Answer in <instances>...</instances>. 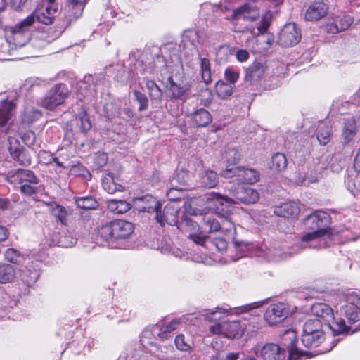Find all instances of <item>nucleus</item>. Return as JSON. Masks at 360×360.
Listing matches in <instances>:
<instances>
[{
  "instance_id": "1",
  "label": "nucleus",
  "mask_w": 360,
  "mask_h": 360,
  "mask_svg": "<svg viewBox=\"0 0 360 360\" xmlns=\"http://www.w3.org/2000/svg\"><path fill=\"white\" fill-rule=\"evenodd\" d=\"M329 219L330 216L326 212L320 210L307 216V223L314 224L311 228L317 230L304 234L301 241L295 244L290 251H283L276 248L266 250L265 252L266 259L269 261L278 262L307 248L318 250L329 246L332 243L333 237L331 233L327 229Z\"/></svg>"
},
{
  "instance_id": "2",
  "label": "nucleus",
  "mask_w": 360,
  "mask_h": 360,
  "mask_svg": "<svg viewBox=\"0 0 360 360\" xmlns=\"http://www.w3.org/2000/svg\"><path fill=\"white\" fill-rule=\"evenodd\" d=\"M334 307L336 319L330 326L334 335L348 332L350 325L360 320V295L354 292L341 294Z\"/></svg>"
},
{
  "instance_id": "3",
  "label": "nucleus",
  "mask_w": 360,
  "mask_h": 360,
  "mask_svg": "<svg viewBox=\"0 0 360 360\" xmlns=\"http://www.w3.org/2000/svg\"><path fill=\"white\" fill-rule=\"evenodd\" d=\"M208 207L220 215V229L231 240H234L236 233V226L232 219L227 215L231 211L232 205L236 201L232 198L221 195L212 192L206 195Z\"/></svg>"
},
{
  "instance_id": "4",
  "label": "nucleus",
  "mask_w": 360,
  "mask_h": 360,
  "mask_svg": "<svg viewBox=\"0 0 360 360\" xmlns=\"http://www.w3.org/2000/svg\"><path fill=\"white\" fill-rule=\"evenodd\" d=\"M245 326L239 321L217 323L210 326L209 331L212 335H223L225 337L233 339L240 337L245 330Z\"/></svg>"
},
{
  "instance_id": "5",
  "label": "nucleus",
  "mask_w": 360,
  "mask_h": 360,
  "mask_svg": "<svg viewBox=\"0 0 360 360\" xmlns=\"http://www.w3.org/2000/svg\"><path fill=\"white\" fill-rule=\"evenodd\" d=\"M68 89L65 84H60L51 88L41 100V105L47 110H53L63 103L68 96Z\"/></svg>"
},
{
  "instance_id": "6",
  "label": "nucleus",
  "mask_w": 360,
  "mask_h": 360,
  "mask_svg": "<svg viewBox=\"0 0 360 360\" xmlns=\"http://www.w3.org/2000/svg\"><path fill=\"white\" fill-rule=\"evenodd\" d=\"M225 178L236 177V180L243 184H252L258 181L259 174L257 171L249 168H240L237 167H227L221 173Z\"/></svg>"
},
{
  "instance_id": "7",
  "label": "nucleus",
  "mask_w": 360,
  "mask_h": 360,
  "mask_svg": "<svg viewBox=\"0 0 360 360\" xmlns=\"http://www.w3.org/2000/svg\"><path fill=\"white\" fill-rule=\"evenodd\" d=\"M290 314L287 304L278 302L270 304L266 309L264 319L269 326H275L283 322Z\"/></svg>"
},
{
  "instance_id": "8",
  "label": "nucleus",
  "mask_w": 360,
  "mask_h": 360,
  "mask_svg": "<svg viewBox=\"0 0 360 360\" xmlns=\"http://www.w3.org/2000/svg\"><path fill=\"white\" fill-rule=\"evenodd\" d=\"M177 228L182 232L188 234V237L198 245H203L206 236L200 231L198 224L188 216H184L179 221Z\"/></svg>"
},
{
  "instance_id": "9",
  "label": "nucleus",
  "mask_w": 360,
  "mask_h": 360,
  "mask_svg": "<svg viewBox=\"0 0 360 360\" xmlns=\"http://www.w3.org/2000/svg\"><path fill=\"white\" fill-rule=\"evenodd\" d=\"M86 0H69L68 5V14L63 12V22L58 26V34L66 29L72 20H76L82 14Z\"/></svg>"
},
{
  "instance_id": "10",
  "label": "nucleus",
  "mask_w": 360,
  "mask_h": 360,
  "mask_svg": "<svg viewBox=\"0 0 360 360\" xmlns=\"http://www.w3.org/2000/svg\"><path fill=\"white\" fill-rule=\"evenodd\" d=\"M39 276L38 270L28 262L26 266L20 267L17 272L15 271V279L19 285L22 283L24 293H26L28 288L37 282Z\"/></svg>"
},
{
  "instance_id": "11",
  "label": "nucleus",
  "mask_w": 360,
  "mask_h": 360,
  "mask_svg": "<svg viewBox=\"0 0 360 360\" xmlns=\"http://www.w3.org/2000/svg\"><path fill=\"white\" fill-rule=\"evenodd\" d=\"M32 13L39 22L49 25L52 24L58 15V5H39Z\"/></svg>"
},
{
  "instance_id": "12",
  "label": "nucleus",
  "mask_w": 360,
  "mask_h": 360,
  "mask_svg": "<svg viewBox=\"0 0 360 360\" xmlns=\"http://www.w3.org/2000/svg\"><path fill=\"white\" fill-rule=\"evenodd\" d=\"M311 313L314 316L330 330L331 324H333V320L336 319L333 309L325 303H315L311 306Z\"/></svg>"
},
{
  "instance_id": "13",
  "label": "nucleus",
  "mask_w": 360,
  "mask_h": 360,
  "mask_svg": "<svg viewBox=\"0 0 360 360\" xmlns=\"http://www.w3.org/2000/svg\"><path fill=\"white\" fill-rule=\"evenodd\" d=\"M260 16L259 8L250 3L245 4L233 11L231 20L237 21L241 18L248 21H256Z\"/></svg>"
},
{
  "instance_id": "14",
  "label": "nucleus",
  "mask_w": 360,
  "mask_h": 360,
  "mask_svg": "<svg viewBox=\"0 0 360 360\" xmlns=\"http://www.w3.org/2000/svg\"><path fill=\"white\" fill-rule=\"evenodd\" d=\"M301 39L300 30L293 22L286 24L279 35L281 44L285 46H292Z\"/></svg>"
},
{
  "instance_id": "15",
  "label": "nucleus",
  "mask_w": 360,
  "mask_h": 360,
  "mask_svg": "<svg viewBox=\"0 0 360 360\" xmlns=\"http://www.w3.org/2000/svg\"><path fill=\"white\" fill-rule=\"evenodd\" d=\"M166 87L171 93V98L175 100L186 101L191 94V85L188 83H176L172 75L166 82Z\"/></svg>"
},
{
  "instance_id": "16",
  "label": "nucleus",
  "mask_w": 360,
  "mask_h": 360,
  "mask_svg": "<svg viewBox=\"0 0 360 360\" xmlns=\"http://www.w3.org/2000/svg\"><path fill=\"white\" fill-rule=\"evenodd\" d=\"M178 214V208L174 205L168 204L165 207L163 211L158 210L155 214V219L162 226L165 224L178 226L179 223L177 219Z\"/></svg>"
},
{
  "instance_id": "17",
  "label": "nucleus",
  "mask_w": 360,
  "mask_h": 360,
  "mask_svg": "<svg viewBox=\"0 0 360 360\" xmlns=\"http://www.w3.org/2000/svg\"><path fill=\"white\" fill-rule=\"evenodd\" d=\"M255 354L263 360H284L285 358V349L274 343L264 345L260 349L256 351Z\"/></svg>"
},
{
  "instance_id": "18",
  "label": "nucleus",
  "mask_w": 360,
  "mask_h": 360,
  "mask_svg": "<svg viewBox=\"0 0 360 360\" xmlns=\"http://www.w3.org/2000/svg\"><path fill=\"white\" fill-rule=\"evenodd\" d=\"M281 339L282 344L288 350L290 359H296L304 354L303 352L300 351L296 346L297 340L295 330L292 329L285 330Z\"/></svg>"
},
{
  "instance_id": "19",
  "label": "nucleus",
  "mask_w": 360,
  "mask_h": 360,
  "mask_svg": "<svg viewBox=\"0 0 360 360\" xmlns=\"http://www.w3.org/2000/svg\"><path fill=\"white\" fill-rule=\"evenodd\" d=\"M134 203L139 211L155 214L161 206L160 202L151 195L136 198L134 199Z\"/></svg>"
},
{
  "instance_id": "20",
  "label": "nucleus",
  "mask_w": 360,
  "mask_h": 360,
  "mask_svg": "<svg viewBox=\"0 0 360 360\" xmlns=\"http://www.w3.org/2000/svg\"><path fill=\"white\" fill-rule=\"evenodd\" d=\"M232 193L236 200L245 204L255 203L259 199L257 191L248 186H238Z\"/></svg>"
},
{
  "instance_id": "21",
  "label": "nucleus",
  "mask_w": 360,
  "mask_h": 360,
  "mask_svg": "<svg viewBox=\"0 0 360 360\" xmlns=\"http://www.w3.org/2000/svg\"><path fill=\"white\" fill-rule=\"evenodd\" d=\"M328 6L321 1L312 3L305 12V20L308 21H317L326 15Z\"/></svg>"
},
{
  "instance_id": "22",
  "label": "nucleus",
  "mask_w": 360,
  "mask_h": 360,
  "mask_svg": "<svg viewBox=\"0 0 360 360\" xmlns=\"http://www.w3.org/2000/svg\"><path fill=\"white\" fill-rule=\"evenodd\" d=\"M267 68L265 63L256 61L246 70L245 79L251 84L260 81L266 74Z\"/></svg>"
},
{
  "instance_id": "23",
  "label": "nucleus",
  "mask_w": 360,
  "mask_h": 360,
  "mask_svg": "<svg viewBox=\"0 0 360 360\" xmlns=\"http://www.w3.org/2000/svg\"><path fill=\"white\" fill-rule=\"evenodd\" d=\"M300 207L297 202L294 201L285 202L276 206L274 213L278 217L289 218L296 217L300 213Z\"/></svg>"
},
{
  "instance_id": "24",
  "label": "nucleus",
  "mask_w": 360,
  "mask_h": 360,
  "mask_svg": "<svg viewBox=\"0 0 360 360\" xmlns=\"http://www.w3.org/2000/svg\"><path fill=\"white\" fill-rule=\"evenodd\" d=\"M152 334L154 335L156 334L160 340H164L169 338L170 333L167 331L163 324L154 327L152 332L148 330H144L141 335L140 342L146 349L152 345V342L150 340Z\"/></svg>"
},
{
  "instance_id": "25",
  "label": "nucleus",
  "mask_w": 360,
  "mask_h": 360,
  "mask_svg": "<svg viewBox=\"0 0 360 360\" xmlns=\"http://www.w3.org/2000/svg\"><path fill=\"white\" fill-rule=\"evenodd\" d=\"M114 238L115 240L128 238L134 231V226L131 222L124 220H115Z\"/></svg>"
},
{
  "instance_id": "26",
  "label": "nucleus",
  "mask_w": 360,
  "mask_h": 360,
  "mask_svg": "<svg viewBox=\"0 0 360 360\" xmlns=\"http://www.w3.org/2000/svg\"><path fill=\"white\" fill-rule=\"evenodd\" d=\"M231 308L217 307L213 309H206L203 311L202 316L205 320L214 322L213 324L217 323H223L224 318L229 314Z\"/></svg>"
},
{
  "instance_id": "27",
  "label": "nucleus",
  "mask_w": 360,
  "mask_h": 360,
  "mask_svg": "<svg viewBox=\"0 0 360 360\" xmlns=\"http://www.w3.org/2000/svg\"><path fill=\"white\" fill-rule=\"evenodd\" d=\"M35 21L34 15L32 13L26 18L15 24V25L11 28L14 40H16L22 34L28 32Z\"/></svg>"
},
{
  "instance_id": "28",
  "label": "nucleus",
  "mask_w": 360,
  "mask_h": 360,
  "mask_svg": "<svg viewBox=\"0 0 360 360\" xmlns=\"http://www.w3.org/2000/svg\"><path fill=\"white\" fill-rule=\"evenodd\" d=\"M98 236L101 238L102 242H105L109 246L115 248L116 246L112 244L115 241L113 221L101 225L98 229Z\"/></svg>"
},
{
  "instance_id": "29",
  "label": "nucleus",
  "mask_w": 360,
  "mask_h": 360,
  "mask_svg": "<svg viewBox=\"0 0 360 360\" xmlns=\"http://www.w3.org/2000/svg\"><path fill=\"white\" fill-rule=\"evenodd\" d=\"M352 23V19L349 15H343L342 18L335 19L331 23L327 25V32L331 34H336L338 32L347 30Z\"/></svg>"
},
{
  "instance_id": "30",
  "label": "nucleus",
  "mask_w": 360,
  "mask_h": 360,
  "mask_svg": "<svg viewBox=\"0 0 360 360\" xmlns=\"http://www.w3.org/2000/svg\"><path fill=\"white\" fill-rule=\"evenodd\" d=\"M191 119L193 122L198 127H205L212 121L211 114L204 108L198 109L192 113Z\"/></svg>"
},
{
  "instance_id": "31",
  "label": "nucleus",
  "mask_w": 360,
  "mask_h": 360,
  "mask_svg": "<svg viewBox=\"0 0 360 360\" xmlns=\"http://www.w3.org/2000/svg\"><path fill=\"white\" fill-rule=\"evenodd\" d=\"M332 134L331 124L328 122H321L319 123L316 129V138L319 143L326 145L329 141Z\"/></svg>"
},
{
  "instance_id": "32",
  "label": "nucleus",
  "mask_w": 360,
  "mask_h": 360,
  "mask_svg": "<svg viewBox=\"0 0 360 360\" xmlns=\"http://www.w3.org/2000/svg\"><path fill=\"white\" fill-rule=\"evenodd\" d=\"M357 132L356 123L354 119L347 120L343 125L342 139L345 143H350Z\"/></svg>"
},
{
  "instance_id": "33",
  "label": "nucleus",
  "mask_w": 360,
  "mask_h": 360,
  "mask_svg": "<svg viewBox=\"0 0 360 360\" xmlns=\"http://www.w3.org/2000/svg\"><path fill=\"white\" fill-rule=\"evenodd\" d=\"M272 15L270 11H266L262 16L261 20L258 22L256 28L257 32H255V27H252L250 30V32L254 37H257L261 34L266 33L268 31V29L271 22Z\"/></svg>"
},
{
  "instance_id": "34",
  "label": "nucleus",
  "mask_w": 360,
  "mask_h": 360,
  "mask_svg": "<svg viewBox=\"0 0 360 360\" xmlns=\"http://www.w3.org/2000/svg\"><path fill=\"white\" fill-rule=\"evenodd\" d=\"M16 106L13 100L4 101L1 103L0 107V125L4 126L11 119L12 112Z\"/></svg>"
},
{
  "instance_id": "35",
  "label": "nucleus",
  "mask_w": 360,
  "mask_h": 360,
  "mask_svg": "<svg viewBox=\"0 0 360 360\" xmlns=\"http://www.w3.org/2000/svg\"><path fill=\"white\" fill-rule=\"evenodd\" d=\"M49 207L51 214L62 224H65L67 217L71 213L70 209L65 207L56 202H52Z\"/></svg>"
},
{
  "instance_id": "36",
  "label": "nucleus",
  "mask_w": 360,
  "mask_h": 360,
  "mask_svg": "<svg viewBox=\"0 0 360 360\" xmlns=\"http://www.w3.org/2000/svg\"><path fill=\"white\" fill-rule=\"evenodd\" d=\"M318 333L309 335H302L301 341L306 347H317L325 340L323 332H317Z\"/></svg>"
},
{
  "instance_id": "37",
  "label": "nucleus",
  "mask_w": 360,
  "mask_h": 360,
  "mask_svg": "<svg viewBox=\"0 0 360 360\" xmlns=\"http://www.w3.org/2000/svg\"><path fill=\"white\" fill-rule=\"evenodd\" d=\"M324 326V324L321 323V320L318 319H309L303 326V332L302 335H309L311 334L318 333L317 332H323V327Z\"/></svg>"
},
{
  "instance_id": "38",
  "label": "nucleus",
  "mask_w": 360,
  "mask_h": 360,
  "mask_svg": "<svg viewBox=\"0 0 360 360\" xmlns=\"http://www.w3.org/2000/svg\"><path fill=\"white\" fill-rule=\"evenodd\" d=\"M15 278V269L8 264H0V283L12 282Z\"/></svg>"
},
{
  "instance_id": "39",
  "label": "nucleus",
  "mask_w": 360,
  "mask_h": 360,
  "mask_svg": "<svg viewBox=\"0 0 360 360\" xmlns=\"http://www.w3.org/2000/svg\"><path fill=\"white\" fill-rule=\"evenodd\" d=\"M234 86L231 84L226 83L224 81H219L215 85V90L219 97L224 99L230 96L233 93Z\"/></svg>"
},
{
  "instance_id": "40",
  "label": "nucleus",
  "mask_w": 360,
  "mask_h": 360,
  "mask_svg": "<svg viewBox=\"0 0 360 360\" xmlns=\"http://www.w3.org/2000/svg\"><path fill=\"white\" fill-rule=\"evenodd\" d=\"M200 75L202 80L208 84L212 82L211 65L209 59L200 58Z\"/></svg>"
},
{
  "instance_id": "41",
  "label": "nucleus",
  "mask_w": 360,
  "mask_h": 360,
  "mask_svg": "<svg viewBox=\"0 0 360 360\" xmlns=\"http://www.w3.org/2000/svg\"><path fill=\"white\" fill-rule=\"evenodd\" d=\"M102 185L104 190L111 194L120 191L122 188L121 185L115 182L114 178L110 173L106 174V176L103 178Z\"/></svg>"
},
{
  "instance_id": "42",
  "label": "nucleus",
  "mask_w": 360,
  "mask_h": 360,
  "mask_svg": "<svg viewBox=\"0 0 360 360\" xmlns=\"http://www.w3.org/2000/svg\"><path fill=\"white\" fill-rule=\"evenodd\" d=\"M108 208L117 214H122L129 211L131 208L130 204L124 200H112L108 202Z\"/></svg>"
},
{
  "instance_id": "43",
  "label": "nucleus",
  "mask_w": 360,
  "mask_h": 360,
  "mask_svg": "<svg viewBox=\"0 0 360 360\" xmlns=\"http://www.w3.org/2000/svg\"><path fill=\"white\" fill-rule=\"evenodd\" d=\"M287 167V160L283 153H277L271 158V168L276 172H281Z\"/></svg>"
},
{
  "instance_id": "44",
  "label": "nucleus",
  "mask_w": 360,
  "mask_h": 360,
  "mask_svg": "<svg viewBox=\"0 0 360 360\" xmlns=\"http://www.w3.org/2000/svg\"><path fill=\"white\" fill-rule=\"evenodd\" d=\"M75 203L77 207L83 210L96 209L98 204L92 197L86 196L75 198Z\"/></svg>"
},
{
  "instance_id": "45",
  "label": "nucleus",
  "mask_w": 360,
  "mask_h": 360,
  "mask_svg": "<svg viewBox=\"0 0 360 360\" xmlns=\"http://www.w3.org/2000/svg\"><path fill=\"white\" fill-rule=\"evenodd\" d=\"M202 184L207 188H213L218 184V175L212 170H207L201 176Z\"/></svg>"
},
{
  "instance_id": "46",
  "label": "nucleus",
  "mask_w": 360,
  "mask_h": 360,
  "mask_svg": "<svg viewBox=\"0 0 360 360\" xmlns=\"http://www.w3.org/2000/svg\"><path fill=\"white\" fill-rule=\"evenodd\" d=\"M347 189L354 196L360 193V176H349L346 180Z\"/></svg>"
},
{
  "instance_id": "47",
  "label": "nucleus",
  "mask_w": 360,
  "mask_h": 360,
  "mask_svg": "<svg viewBox=\"0 0 360 360\" xmlns=\"http://www.w3.org/2000/svg\"><path fill=\"white\" fill-rule=\"evenodd\" d=\"M146 84L151 99L160 100L162 98V90L153 80L147 79Z\"/></svg>"
},
{
  "instance_id": "48",
  "label": "nucleus",
  "mask_w": 360,
  "mask_h": 360,
  "mask_svg": "<svg viewBox=\"0 0 360 360\" xmlns=\"http://www.w3.org/2000/svg\"><path fill=\"white\" fill-rule=\"evenodd\" d=\"M42 114L41 111L35 109H28L22 115V122L30 124L40 119Z\"/></svg>"
},
{
  "instance_id": "49",
  "label": "nucleus",
  "mask_w": 360,
  "mask_h": 360,
  "mask_svg": "<svg viewBox=\"0 0 360 360\" xmlns=\"http://www.w3.org/2000/svg\"><path fill=\"white\" fill-rule=\"evenodd\" d=\"M6 259L13 264H20L25 262V257L18 250L13 248H8L5 252Z\"/></svg>"
},
{
  "instance_id": "50",
  "label": "nucleus",
  "mask_w": 360,
  "mask_h": 360,
  "mask_svg": "<svg viewBox=\"0 0 360 360\" xmlns=\"http://www.w3.org/2000/svg\"><path fill=\"white\" fill-rule=\"evenodd\" d=\"M224 158L230 165H236L240 160V153L236 148L229 147L223 154Z\"/></svg>"
},
{
  "instance_id": "51",
  "label": "nucleus",
  "mask_w": 360,
  "mask_h": 360,
  "mask_svg": "<svg viewBox=\"0 0 360 360\" xmlns=\"http://www.w3.org/2000/svg\"><path fill=\"white\" fill-rule=\"evenodd\" d=\"M22 184H38L39 180L34 172L30 169H22Z\"/></svg>"
},
{
  "instance_id": "52",
  "label": "nucleus",
  "mask_w": 360,
  "mask_h": 360,
  "mask_svg": "<svg viewBox=\"0 0 360 360\" xmlns=\"http://www.w3.org/2000/svg\"><path fill=\"white\" fill-rule=\"evenodd\" d=\"M349 103L343 101L342 99L338 98L333 101L332 104V110L340 114L347 113L349 108Z\"/></svg>"
},
{
  "instance_id": "53",
  "label": "nucleus",
  "mask_w": 360,
  "mask_h": 360,
  "mask_svg": "<svg viewBox=\"0 0 360 360\" xmlns=\"http://www.w3.org/2000/svg\"><path fill=\"white\" fill-rule=\"evenodd\" d=\"M22 177V169H18L15 171H10L6 176V180L11 184L21 185Z\"/></svg>"
},
{
  "instance_id": "54",
  "label": "nucleus",
  "mask_w": 360,
  "mask_h": 360,
  "mask_svg": "<svg viewBox=\"0 0 360 360\" xmlns=\"http://www.w3.org/2000/svg\"><path fill=\"white\" fill-rule=\"evenodd\" d=\"M78 118L80 121V129L82 132H86L91 128V123L86 112L82 110L78 113Z\"/></svg>"
},
{
  "instance_id": "55",
  "label": "nucleus",
  "mask_w": 360,
  "mask_h": 360,
  "mask_svg": "<svg viewBox=\"0 0 360 360\" xmlns=\"http://www.w3.org/2000/svg\"><path fill=\"white\" fill-rule=\"evenodd\" d=\"M40 162L45 165H49L52 162H56L58 166H63V164L58 161V158H54L50 153L45 150L39 152Z\"/></svg>"
},
{
  "instance_id": "56",
  "label": "nucleus",
  "mask_w": 360,
  "mask_h": 360,
  "mask_svg": "<svg viewBox=\"0 0 360 360\" xmlns=\"http://www.w3.org/2000/svg\"><path fill=\"white\" fill-rule=\"evenodd\" d=\"M175 345L179 350L188 352L191 349V345L188 341L186 340L185 336L183 334H179L176 336L174 340Z\"/></svg>"
},
{
  "instance_id": "57",
  "label": "nucleus",
  "mask_w": 360,
  "mask_h": 360,
  "mask_svg": "<svg viewBox=\"0 0 360 360\" xmlns=\"http://www.w3.org/2000/svg\"><path fill=\"white\" fill-rule=\"evenodd\" d=\"M165 68L169 73L174 72L175 70L182 68L181 62L176 56L171 58L169 60L165 61Z\"/></svg>"
},
{
  "instance_id": "58",
  "label": "nucleus",
  "mask_w": 360,
  "mask_h": 360,
  "mask_svg": "<svg viewBox=\"0 0 360 360\" xmlns=\"http://www.w3.org/2000/svg\"><path fill=\"white\" fill-rule=\"evenodd\" d=\"M134 94L136 101L139 103V111L146 110L148 107V99L147 96L139 91H134Z\"/></svg>"
},
{
  "instance_id": "59",
  "label": "nucleus",
  "mask_w": 360,
  "mask_h": 360,
  "mask_svg": "<svg viewBox=\"0 0 360 360\" xmlns=\"http://www.w3.org/2000/svg\"><path fill=\"white\" fill-rule=\"evenodd\" d=\"M232 241L234 244V248L238 254V258L246 256L248 250V244L245 243L244 242L237 241L236 238L232 240Z\"/></svg>"
},
{
  "instance_id": "60",
  "label": "nucleus",
  "mask_w": 360,
  "mask_h": 360,
  "mask_svg": "<svg viewBox=\"0 0 360 360\" xmlns=\"http://www.w3.org/2000/svg\"><path fill=\"white\" fill-rule=\"evenodd\" d=\"M224 77L229 84L234 86L239 78V72L232 68H229L225 70Z\"/></svg>"
},
{
  "instance_id": "61",
  "label": "nucleus",
  "mask_w": 360,
  "mask_h": 360,
  "mask_svg": "<svg viewBox=\"0 0 360 360\" xmlns=\"http://www.w3.org/2000/svg\"><path fill=\"white\" fill-rule=\"evenodd\" d=\"M37 184H25L20 185V192L27 196H31L38 191Z\"/></svg>"
},
{
  "instance_id": "62",
  "label": "nucleus",
  "mask_w": 360,
  "mask_h": 360,
  "mask_svg": "<svg viewBox=\"0 0 360 360\" xmlns=\"http://www.w3.org/2000/svg\"><path fill=\"white\" fill-rule=\"evenodd\" d=\"M205 224L209 227V232L217 231L220 229V221L212 217H207Z\"/></svg>"
},
{
  "instance_id": "63",
  "label": "nucleus",
  "mask_w": 360,
  "mask_h": 360,
  "mask_svg": "<svg viewBox=\"0 0 360 360\" xmlns=\"http://www.w3.org/2000/svg\"><path fill=\"white\" fill-rule=\"evenodd\" d=\"M181 324V319L176 318L172 319L164 326L167 329V331H169L171 333L172 331L179 328Z\"/></svg>"
},
{
  "instance_id": "64",
  "label": "nucleus",
  "mask_w": 360,
  "mask_h": 360,
  "mask_svg": "<svg viewBox=\"0 0 360 360\" xmlns=\"http://www.w3.org/2000/svg\"><path fill=\"white\" fill-rule=\"evenodd\" d=\"M186 174L184 172L178 173L176 176H174L171 184L172 186H181L183 187L185 185L186 181H184V178Z\"/></svg>"
}]
</instances>
